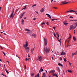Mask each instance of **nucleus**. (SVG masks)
<instances>
[{
    "instance_id": "obj_17",
    "label": "nucleus",
    "mask_w": 77,
    "mask_h": 77,
    "mask_svg": "<svg viewBox=\"0 0 77 77\" xmlns=\"http://www.w3.org/2000/svg\"><path fill=\"white\" fill-rule=\"evenodd\" d=\"M58 65H59V66H63V65H62V64L60 63H59Z\"/></svg>"
},
{
    "instance_id": "obj_50",
    "label": "nucleus",
    "mask_w": 77,
    "mask_h": 77,
    "mask_svg": "<svg viewBox=\"0 0 77 77\" xmlns=\"http://www.w3.org/2000/svg\"><path fill=\"white\" fill-rule=\"evenodd\" d=\"M36 18H34L33 19V20H36Z\"/></svg>"
},
{
    "instance_id": "obj_22",
    "label": "nucleus",
    "mask_w": 77,
    "mask_h": 77,
    "mask_svg": "<svg viewBox=\"0 0 77 77\" xmlns=\"http://www.w3.org/2000/svg\"><path fill=\"white\" fill-rule=\"evenodd\" d=\"M13 13H12L11 14V15L10 16V17H13Z\"/></svg>"
},
{
    "instance_id": "obj_60",
    "label": "nucleus",
    "mask_w": 77,
    "mask_h": 77,
    "mask_svg": "<svg viewBox=\"0 0 77 77\" xmlns=\"http://www.w3.org/2000/svg\"><path fill=\"white\" fill-rule=\"evenodd\" d=\"M4 32L5 31H3V32H1V33H3V32Z\"/></svg>"
},
{
    "instance_id": "obj_23",
    "label": "nucleus",
    "mask_w": 77,
    "mask_h": 77,
    "mask_svg": "<svg viewBox=\"0 0 77 77\" xmlns=\"http://www.w3.org/2000/svg\"><path fill=\"white\" fill-rule=\"evenodd\" d=\"M23 16H24L23 15L21 14L20 17V18H23Z\"/></svg>"
},
{
    "instance_id": "obj_25",
    "label": "nucleus",
    "mask_w": 77,
    "mask_h": 77,
    "mask_svg": "<svg viewBox=\"0 0 77 77\" xmlns=\"http://www.w3.org/2000/svg\"><path fill=\"white\" fill-rule=\"evenodd\" d=\"M56 35H57V36H58L59 38V34L57 32Z\"/></svg>"
},
{
    "instance_id": "obj_15",
    "label": "nucleus",
    "mask_w": 77,
    "mask_h": 77,
    "mask_svg": "<svg viewBox=\"0 0 77 77\" xmlns=\"http://www.w3.org/2000/svg\"><path fill=\"white\" fill-rule=\"evenodd\" d=\"M35 77H39V73L37 74V75H35Z\"/></svg>"
},
{
    "instance_id": "obj_14",
    "label": "nucleus",
    "mask_w": 77,
    "mask_h": 77,
    "mask_svg": "<svg viewBox=\"0 0 77 77\" xmlns=\"http://www.w3.org/2000/svg\"><path fill=\"white\" fill-rule=\"evenodd\" d=\"M5 70L6 72H7V73L8 74L9 73V72L8 71V70H7V69H6V68H5Z\"/></svg>"
},
{
    "instance_id": "obj_26",
    "label": "nucleus",
    "mask_w": 77,
    "mask_h": 77,
    "mask_svg": "<svg viewBox=\"0 0 77 77\" xmlns=\"http://www.w3.org/2000/svg\"><path fill=\"white\" fill-rule=\"evenodd\" d=\"M22 24H24V20L22 19Z\"/></svg>"
},
{
    "instance_id": "obj_32",
    "label": "nucleus",
    "mask_w": 77,
    "mask_h": 77,
    "mask_svg": "<svg viewBox=\"0 0 77 77\" xmlns=\"http://www.w3.org/2000/svg\"><path fill=\"white\" fill-rule=\"evenodd\" d=\"M2 53L4 54V55L5 56H6V54H5V52H2Z\"/></svg>"
},
{
    "instance_id": "obj_55",
    "label": "nucleus",
    "mask_w": 77,
    "mask_h": 77,
    "mask_svg": "<svg viewBox=\"0 0 77 77\" xmlns=\"http://www.w3.org/2000/svg\"><path fill=\"white\" fill-rule=\"evenodd\" d=\"M69 18H73V17H72V16H70L69 17Z\"/></svg>"
},
{
    "instance_id": "obj_52",
    "label": "nucleus",
    "mask_w": 77,
    "mask_h": 77,
    "mask_svg": "<svg viewBox=\"0 0 77 77\" xmlns=\"http://www.w3.org/2000/svg\"><path fill=\"white\" fill-rule=\"evenodd\" d=\"M70 21H74V20H70Z\"/></svg>"
},
{
    "instance_id": "obj_33",
    "label": "nucleus",
    "mask_w": 77,
    "mask_h": 77,
    "mask_svg": "<svg viewBox=\"0 0 77 77\" xmlns=\"http://www.w3.org/2000/svg\"><path fill=\"white\" fill-rule=\"evenodd\" d=\"M19 10H20V8H18V9L15 12V13H16V12H17V11H19Z\"/></svg>"
},
{
    "instance_id": "obj_19",
    "label": "nucleus",
    "mask_w": 77,
    "mask_h": 77,
    "mask_svg": "<svg viewBox=\"0 0 77 77\" xmlns=\"http://www.w3.org/2000/svg\"><path fill=\"white\" fill-rule=\"evenodd\" d=\"M76 54H75V53H72V57H74V55H76Z\"/></svg>"
},
{
    "instance_id": "obj_43",
    "label": "nucleus",
    "mask_w": 77,
    "mask_h": 77,
    "mask_svg": "<svg viewBox=\"0 0 77 77\" xmlns=\"http://www.w3.org/2000/svg\"><path fill=\"white\" fill-rule=\"evenodd\" d=\"M69 64L70 66H71V63H70L69 62Z\"/></svg>"
},
{
    "instance_id": "obj_39",
    "label": "nucleus",
    "mask_w": 77,
    "mask_h": 77,
    "mask_svg": "<svg viewBox=\"0 0 77 77\" xmlns=\"http://www.w3.org/2000/svg\"><path fill=\"white\" fill-rule=\"evenodd\" d=\"M64 62H66V58H64Z\"/></svg>"
},
{
    "instance_id": "obj_20",
    "label": "nucleus",
    "mask_w": 77,
    "mask_h": 77,
    "mask_svg": "<svg viewBox=\"0 0 77 77\" xmlns=\"http://www.w3.org/2000/svg\"><path fill=\"white\" fill-rule=\"evenodd\" d=\"M23 47L25 49H27V47L26 46V45L24 44L23 45Z\"/></svg>"
},
{
    "instance_id": "obj_48",
    "label": "nucleus",
    "mask_w": 77,
    "mask_h": 77,
    "mask_svg": "<svg viewBox=\"0 0 77 77\" xmlns=\"http://www.w3.org/2000/svg\"><path fill=\"white\" fill-rule=\"evenodd\" d=\"M24 67H25V69H26V65H25Z\"/></svg>"
},
{
    "instance_id": "obj_40",
    "label": "nucleus",
    "mask_w": 77,
    "mask_h": 77,
    "mask_svg": "<svg viewBox=\"0 0 77 77\" xmlns=\"http://www.w3.org/2000/svg\"><path fill=\"white\" fill-rule=\"evenodd\" d=\"M25 13H26V12H23V14H22V15H23L24 16V14H25Z\"/></svg>"
},
{
    "instance_id": "obj_13",
    "label": "nucleus",
    "mask_w": 77,
    "mask_h": 77,
    "mask_svg": "<svg viewBox=\"0 0 77 77\" xmlns=\"http://www.w3.org/2000/svg\"><path fill=\"white\" fill-rule=\"evenodd\" d=\"M73 40L75 41L77 40V39H76V38L75 37V36H73Z\"/></svg>"
},
{
    "instance_id": "obj_35",
    "label": "nucleus",
    "mask_w": 77,
    "mask_h": 77,
    "mask_svg": "<svg viewBox=\"0 0 77 77\" xmlns=\"http://www.w3.org/2000/svg\"><path fill=\"white\" fill-rule=\"evenodd\" d=\"M52 75L53 76H55L56 75V74H53Z\"/></svg>"
},
{
    "instance_id": "obj_61",
    "label": "nucleus",
    "mask_w": 77,
    "mask_h": 77,
    "mask_svg": "<svg viewBox=\"0 0 77 77\" xmlns=\"http://www.w3.org/2000/svg\"><path fill=\"white\" fill-rule=\"evenodd\" d=\"M74 21H77V20H74Z\"/></svg>"
},
{
    "instance_id": "obj_64",
    "label": "nucleus",
    "mask_w": 77,
    "mask_h": 77,
    "mask_svg": "<svg viewBox=\"0 0 77 77\" xmlns=\"http://www.w3.org/2000/svg\"><path fill=\"white\" fill-rule=\"evenodd\" d=\"M23 9H26V8H23L22 10H23Z\"/></svg>"
},
{
    "instance_id": "obj_24",
    "label": "nucleus",
    "mask_w": 77,
    "mask_h": 77,
    "mask_svg": "<svg viewBox=\"0 0 77 77\" xmlns=\"http://www.w3.org/2000/svg\"><path fill=\"white\" fill-rule=\"evenodd\" d=\"M35 49V48H33V49H32L31 50V51L32 52V53H33V51L34 50V49Z\"/></svg>"
},
{
    "instance_id": "obj_4",
    "label": "nucleus",
    "mask_w": 77,
    "mask_h": 77,
    "mask_svg": "<svg viewBox=\"0 0 77 77\" xmlns=\"http://www.w3.org/2000/svg\"><path fill=\"white\" fill-rule=\"evenodd\" d=\"M61 55H65L66 54V53L63 52V50L62 52H61Z\"/></svg>"
},
{
    "instance_id": "obj_47",
    "label": "nucleus",
    "mask_w": 77,
    "mask_h": 77,
    "mask_svg": "<svg viewBox=\"0 0 77 77\" xmlns=\"http://www.w3.org/2000/svg\"><path fill=\"white\" fill-rule=\"evenodd\" d=\"M53 8L54 9H57V7H54Z\"/></svg>"
},
{
    "instance_id": "obj_27",
    "label": "nucleus",
    "mask_w": 77,
    "mask_h": 77,
    "mask_svg": "<svg viewBox=\"0 0 77 77\" xmlns=\"http://www.w3.org/2000/svg\"><path fill=\"white\" fill-rule=\"evenodd\" d=\"M69 37L68 39H70V38H71V35H70V34H69Z\"/></svg>"
},
{
    "instance_id": "obj_31",
    "label": "nucleus",
    "mask_w": 77,
    "mask_h": 77,
    "mask_svg": "<svg viewBox=\"0 0 77 77\" xmlns=\"http://www.w3.org/2000/svg\"><path fill=\"white\" fill-rule=\"evenodd\" d=\"M14 8L12 11V13L13 14H14Z\"/></svg>"
},
{
    "instance_id": "obj_62",
    "label": "nucleus",
    "mask_w": 77,
    "mask_h": 77,
    "mask_svg": "<svg viewBox=\"0 0 77 77\" xmlns=\"http://www.w3.org/2000/svg\"><path fill=\"white\" fill-rule=\"evenodd\" d=\"M58 41L59 42H60V43H61V42H60V40H58Z\"/></svg>"
},
{
    "instance_id": "obj_37",
    "label": "nucleus",
    "mask_w": 77,
    "mask_h": 77,
    "mask_svg": "<svg viewBox=\"0 0 77 77\" xmlns=\"http://www.w3.org/2000/svg\"><path fill=\"white\" fill-rule=\"evenodd\" d=\"M54 36L55 37H56V34H55V33H54Z\"/></svg>"
},
{
    "instance_id": "obj_38",
    "label": "nucleus",
    "mask_w": 77,
    "mask_h": 77,
    "mask_svg": "<svg viewBox=\"0 0 77 77\" xmlns=\"http://www.w3.org/2000/svg\"><path fill=\"white\" fill-rule=\"evenodd\" d=\"M51 20H52V21H54V20H56V19H52Z\"/></svg>"
},
{
    "instance_id": "obj_21",
    "label": "nucleus",
    "mask_w": 77,
    "mask_h": 77,
    "mask_svg": "<svg viewBox=\"0 0 77 77\" xmlns=\"http://www.w3.org/2000/svg\"><path fill=\"white\" fill-rule=\"evenodd\" d=\"M43 76L45 77H46V75H45V73H43Z\"/></svg>"
},
{
    "instance_id": "obj_7",
    "label": "nucleus",
    "mask_w": 77,
    "mask_h": 77,
    "mask_svg": "<svg viewBox=\"0 0 77 77\" xmlns=\"http://www.w3.org/2000/svg\"><path fill=\"white\" fill-rule=\"evenodd\" d=\"M44 8H42L40 10V12L42 13L44 11Z\"/></svg>"
},
{
    "instance_id": "obj_53",
    "label": "nucleus",
    "mask_w": 77,
    "mask_h": 77,
    "mask_svg": "<svg viewBox=\"0 0 77 77\" xmlns=\"http://www.w3.org/2000/svg\"><path fill=\"white\" fill-rule=\"evenodd\" d=\"M26 49H28V50H29V47H27Z\"/></svg>"
},
{
    "instance_id": "obj_8",
    "label": "nucleus",
    "mask_w": 77,
    "mask_h": 77,
    "mask_svg": "<svg viewBox=\"0 0 77 77\" xmlns=\"http://www.w3.org/2000/svg\"><path fill=\"white\" fill-rule=\"evenodd\" d=\"M32 36H33V37L35 38L36 37V35L35 34H32Z\"/></svg>"
},
{
    "instance_id": "obj_56",
    "label": "nucleus",
    "mask_w": 77,
    "mask_h": 77,
    "mask_svg": "<svg viewBox=\"0 0 77 77\" xmlns=\"http://www.w3.org/2000/svg\"><path fill=\"white\" fill-rule=\"evenodd\" d=\"M65 4H67V3H69V2H65Z\"/></svg>"
},
{
    "instance_id": "obj_16",
    "label": "nucleus",
    "mask_w": 77,
    "mask_h": 77,
    "mask_svg": "<svg viewBox=\"0 0 77 77\" xmlns=\"http://www.w3.org/2000/svg\"><path fill=\"white\" fill-rule=\"evenodd\" d=\"M25 46L26 47H27V46H28V42H26V44Z\"/></svg>"
},
{
    "instance_id": "obj_10",
    "label": "nucleus",
    "mask_w": 77,
    "mask_h": 77,
    "mask_svg": "<svg viewBox=\"0 0 77 77\" xmlns=\"http://www.w3.org/2000/svg\"><path fill=\"white\" fill-rule=\"evenodd\" d=\"M46 15H48V17L50 18L51 19V17L50 15H49L48 14H46Z\"/></svg>"
},
{
    "instance_id": "obj_29",
    "label": "nucleus",
    "mask_w": 77,
    "mask_h": 77,
    "mask_svg": "<svg viewBox=\"0 0 77 77\" xmlns=\"http://www.w3.org/2000/svg\"><path fill=\"white\" fill-rule=\"evenodd\" d=\"M34 75H35V74H34V73H32L31 75V77H33V76Z\"/></svg>"
},
{
    "instance_id": "obj_6",
    "label": "nucleus",
    "mask_w": 77,
    "mask_h": 77,
    "mask_svg": "<svg viewBox=\"0 0 77 77\" xmlns=\"http://www.w3.org/2000/svg\"><path fill=\"white\" fill-rule=\"evenodd\" d=\"M44 71V69H42V67H41V69L39 70V72L40 73H41V71L42 72V71Z\"/></svg>"
},
{
    "instance_id": "obj_58",
    "label": "nucleus",
    "mask_w": 77,
    "mask_h": 77,
    "mask_svg": "<svg viewBox=\"0 0 77 77\" xmlns=\"http://www.w3.org/2000/svg\"><path fill=\"white\" fill-rule=\"evenodd\" d=\"M58 70H59V72H60V69H59V68H58Z\"/></svg>"
},
{
    "instance_id": "obj_57",
    "label": "nucleus",
    "mask_w": 77,
    "mask_h": 77,
    "mask_svg": "<svg viewBox=\"0 0 77 77\" xmlns=\"http://www.w3.org/2000/svg\"><path fill=\"white\" fill-rule=\"evenodd\" d=\"M57 39H58V40L59 39V38H58V37H57Z\"/></svg>"
},
{
    "instance_id": "obj_54",
    "label": "nucleus",
    "mask_w": 77,
    "mask_h": 77,
    "mask_svg": "<svg viewBox=\"0 0 77 77\" xmlns=\"http://www.w3.org/2000/svg\"><path fill=\"white\" fill-rule=\"evenodd\" d=\"M27 6V5H25L24 7V8H26V7Z\"/></svg>"
},
{
    "instance_id": "obj_18",
    "label": "nucleus",
    "mask_w": 77,
    "mask_h": 77,
    "mask_svg": "<svg viewBox=\"0 0 77 77\" xmlns=\"http://www.w3.org/2000/svg\"><path fill=\"white\" fill-rule=\"evenodd\" d=\"M64 24L65 26H67V25L68 24V23H66V22H65V23H64Z\"/></svg>"
},
{
    "instance_id": "obj_34",
    "label": "nucleus",
    "mask_w": 77,
    "mask_h": 77,
    "mask_svg": "<svg viewBox=\"0 0 77 77\" xmlns=\"http://www.w3.org/2000/svg\"><path fill=\"white\" fill-rule=\"evenodd\" d=\"M68 72H70V73L72 72H71V71L70 70H68Z\"/></svg>"
},
{
    "instance_id": "obj_51",
    "label": "nucleus",
    "mask_w": 77,
    "mask_h": 77,
    "mask_svg": "<svg viewBox=\"0 0 77 77\" xmlns=\"http://www.w3.org/2000/svg\"><path fill=\"white\" fill-rule=\"evenodd\" d=\"M35 12L36 13H37V14H39V13H38V12L37 11H35Z\"/></svg>"
},
{
    "instance_id": "obj_28",
    "label": "nucleus",
    "mask_w": 77,
    "mask_h": 77,
    "mask_svg": "<svg viewBox=\"0 0 77 77\" xmlns=\"http://www.w3.org/2000/svg\"><path fill=\"white\" fill-rule=\"evenodd\" d=\"M35 6H36V4H35L34 5H32V7L33 8H34V7H35Z\"/></svg>"
},
{
    "instance_id": "obj_63",
    "label": "nucleus",
    "mask_w": 77,
    "mask_h": 77,
    "mask_svg": "<svg viewBox=\"0 0 77 77\" xmlns=\"http://www.w3.org/2000/svg\"><path fill=\"white\" fill-rule=\"evenodd\" d=\"M26 18H27L26 17H25L24 18V19H26Z\"/></svg>"
},
{
    "instance_id": "obj_11",
    "label": "nucleus",
    "mask_w": 77,
    "mask_h": 77,
    "mask_svg": "<svg viewBox=\"0 0 77 77\" xmlns=\"http://www.w3.org/2000/svg\"><path fill=\"white\" fill-rule=\"evenodd\" d=\"M66 2V0H65L64 1V2H62V4H61V5H64L65 4V2Z\"/></svg>"
},
{
    "instance_id": "obj_42",
    "label": "nucleus",
    "mask_w": 77,
    "mask_h": 77,
    "mask_svg": "<svg viewBox=\"0 0 77 77\" xmlns=\"http://www.w3.org/2000/svg\"><path fill=\"white\" fill-rule=\"evenodd\" d=\"M70 12V10L69 11H67L66 12V13H68V12Z\"/></svg>"
},
{
    "instance_id": "obj_3",
    "label": "nucleus",
    "mask_w": 77,
    "mask_h": 77,
    "mask_svg": "<svg viewBox=\"0 0 77 77\" xmlns=\"http://www.w3.org/2000/svg\"><path fill=\"white\" fill-rule=\"evenodd\" d=\"M42 56H40V57H38V60L40 61H41L42 60Z\"/></svg>"
},
{
    "instance_id": "obj_59",
    "label": "nucleus",
    "mask_w": 77,
    "mask_h": 77,
    "mask_svg": "<svg viewBox=\"0 0 77 77\" xmlns=\"http://www.w3.org/2000/svg\"><path fill=\"white\" fill-rule=\"evenodd\" d=\"M47 25H48V22L47 23Z\"/></svg>"
},
{
    "instance_id": "obj_12",
    "label": "nucleus",
    "mask_w": 77,
    "mask_h": 77,
    "mask_svg": "<svg viewBox=\"0 0 77 77\" xmlns=\"http://www.w3.org/2000/svg\"><path fill=\"white\" fill-rule=\"evenodd\" d=\"M70 12H75V13H76V12H77V11H74L72 10H70Z\"/></svg>"
},
{
    "instance_id": "obj_41",
    "label": "nucleus",
    "mask_w": 77,
    "mask_h": 77,
    "mask_svg": "<svg viewBox=\"0 0 77 77\" xmlns=\"http://www.w3.org/2000/svg\"><path fill=\"white\" fill-rule=\"evenodd\" d=\"M75 25H76V26H76V27H77V23H75Z\"/></svg>"
},
{
    "instance_id": "obj_30",
    "label": "nucleus",
    "mask_w": 77,
    "mask_h": 77,
    "mask_svg": "<svg viewBox=\"0 0 77 77\" xmlns=\"http://www.w3.org/2000/svg\"><path fill=\"white\" fill-rule=\"evenodd\" d=\"M43 24H45V22H43V23L41 24V25H42Z\"/></svg>"
},
{
    "instance_id": "obj_1",
    "label": "nucleus",
    "mask_w": 77,
    "mask_h": 77,
    "mask_svg": "<svg viewBox=\"0 0 77 77\" xmlns=\"http://www.w3.org/2000/svg\"><path fill=\"white\" fill-rule=\"evenodd\" d=\"M47 38H44V43L45 44V48H44V53H45V52H46V54L48 53L50 50L48 47L46 46H47Z\"/></svg>"
},
{
    "instance_id": "obj_36",
    "label": "nucleus",
    "mask_w": 77,
    "mask_h": 77,
    "mask_svg": "<svg viewBox=\"0 0 77 77\" xmlns=\"http://www.w3.org/2000/svg\"><path fill=\"white\" fill-rule=\"evenodd\" d=\"M60 60L61 61H62V57H60Z\"/></svg>"
},
{
    "instance_id": "obj_9",
    "label": "nucleus",
    "mask_w": 77,
    "mask_h": 77,
    "mask_svg": "<svg viewBox=\"0 0 77 77\" xmlns=\"http://www.w3.org/2000/svg\"><path fill=\"white\" fill-rule=\"evenodd\" d=\"M54 72H55V70H51V71L49 72V74H50L51 73H54Z\"/></svg>"
},
{
    "instance_id": "obj_46",
    "label": "nucleus",
    "mask_w": 77,
    "mask_h": 77,
    "mask_svg": "<svg viewBox=\"0 0 77 77\" xmlns=\"http://www.w3.org/2000/svg\"><path fill=\"white\" fill-rule=\"evenodd\" d=\"M55 76H56V77H58V76L57 75V74H56Z\"/></svg>"
},
{
    "instance_id": "obj_44",
    "label": "nucleus",
    "mask_w": 77,
    "mask_h": 77,
    "mask_svg": "<svg viewBox=\"0 0 77 77\" xmlns=\"http://www.w3.org/2000/svg\"><path fill=\"white\" fill-rule=\"evenodd\" d=\"M26 61H27V60H29V59H27V58H26Z\"/></svg>"
},
{
    "instance_id": "obj_49",
    "label": "nucleus",
    "mask_w": 77,
    "mask_h": 77,
    "mask_svg": "<svg viewBox=\"0 0 77 77\" xmlns=\"http://www.w3.org/2000/svg\"><path fill=\"white\" fill-rule=\"evenodd\" d=\"M53 28L54 30H55L56 29V27H53Z\"/></svg>"
},
{
    "instance_id": "obj_5",
    "label": "nucleus",
    "mask_w": 77,
    "mask_h": 77,
    "mask_svg": "<svg viewBox=\"0 0 77 77\" xmlns=\"http://www.w3.org/2000/svg\"><path fill=\"white\" fill-rule=\"evenodd\" d=\"M25 30L26 31H27L28 32H27V33H30V32H29V31H30V30L29 29H25Z\"/></svg>"
},
{
    "instance_id": "obj_2",
    "label": "nucleus",
    "mask_w": 77,
    "mask_h": 77,
    "mask_svg": "<svg viewBox=\"0 0 77 77\" xmlns=\"http://www.w3.org/2000/svg\"><path fill=\"white\" fill-rule=\"evenodd\" d=\"M75 28H76V26H74L73 25H72L70 26L69 29L70 30H72V29H75Z\"/></svg>"
},
{
    "instance_id": "obj_45",
    "label": "nucleus",
    "mask_w": 77,
    "mask_h": 77,
    "mask_svg": "<svg viewBox=\"0 0 77 77\" xmlns=\"http://www.w3.org/2000/svg\"><path fill=\"white\" fill-rule=\"evenodd\" d=\"M0 47L2 48V49H3V48H2V46L0 45Z\"/></svg>"
}]
</instances>
